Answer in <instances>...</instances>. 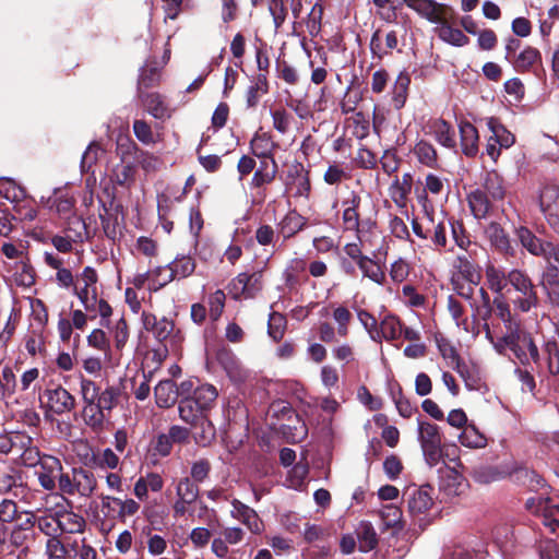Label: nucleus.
<instances>
[{
  "instance_id": "14",
  "label": "nucleus",
  "mask_w": 559,
  "mask_h": 559,
  "mask_svg": "<svg viewBox=\"0 0 559 559\" xmlns=\"http://www.w3.org/2000/svg\"><path fill=\"white\" fill-rule=\"evenodd\" d=\"M63 466L60 460L56 456L44 454L41 462L35 469L39 485L48 491H52L56 488V481Z\"/></svg>"
},
{
  "instance_id": "3",
  "label": "nucleus",
  "mask_w": 559,
  "mask_h": 559,
  "mask_svg": "<svg viewBox=\"0 0 559 559\" xmlns=\"http://www.w3.org/2000/svg\"><path fill=\"white\" fill-rule=\"evenodd\" d=\"M453 267L469 283V294L484 319L489 314V298L485 286L480 285V273L467 254H459L453 261Z\"/></svg>"
},
{
  "instance_id": "55",
  "label": "nucleus",
  "mask_w": 559,
  "mask_h": 559,
  "mask_svg": "<svg viewBox=\"0 0 559 559\" xmlns=\"http://www.w3.org/2000/svg\"><path fill=\"white\" fill-rule=\"evenodd\" d=\"M112 337L117 350H122L129 338L128 325L124 319H119L112 328Z\"/></svg>"
},
{
  "instance_id": "56",
  "label": "nucleus",
  "mask_w": 559,
  "mask_h": 559,
  "mask_svg": "<svg viewBox=\"0 0 559 559\" xmlns=\"http://www.w3.org/2000/svg\"><path fill=\"white\" fill-rule=\"evenodd\" d=\"M27 539L28 533L13 526L9 535V545L14 548H22L17 555V559H22V556H25L28 552V547L24 546Z\"/></svg>"
},
{
  "instance_id": "36",
  "label": "nucleus",
  "mask_w": 559,
  "mask_h": 559,
  "mask_svg": "<svg viewBox=\"0 0 559 559\" xmlns=\"http://www.w3.org/2000/svg\"><path fill=\"white\" fill-rule=\"evenodd\" d=\"M199 497V487L190 478L183 477L179 479L176 485V499L182 500L183 502L194 503Z\"/></svg>"
},
{
  "instance_id": "61",
  "label": "nucleus",
  "mask_w": 559,
  "mask_h": 559,
  "mask_svg": "<svg viewBox=\"0 0 559 559\" xmlns=\"http://www.w3.org/2000/svg\"><path fill=\"white\" fill-rule=\"evenodd\" d=\"M19 514L16 503L11 499H3L0 502V522L3 524L12 523Z\"/></svg>"
},
{
  "instance_id": "47",
  "label": "nucleus",
  "mask_w": 559,
  "mask_h": 559,
  "mask_svg": "<svg viewBox=\"0 0 559 559\" xmlns=\"http://www.w3.org/2000/svg\"><path fill=\"white\" fill-rule=\"evenodd\" d=\"M21 483V475L15 468H0V495L10 492Z\"/></svg>"
},
{
  "instance_id": "63",
  "label": "nucleus",
  "mask_w": 559,
  "mask_h": 559,
  "mask_svg": "<svg viewBox=\"0 0 559 559\" xmlns=\"http://www.w3.org/2000/svg\"><path fill=\"white\" fill-rule=\"evenodd\" d=\"M80 392L84 403L96 402L99 389L96 383L90 379L82 378L80 382Z\"/></svg>"
},
{
  "instance_id": "64",
  "label": "nucleus",
  "mask_w": 559,
  "mask_h": 559,
  "mask_svg": "<svg viewBox=\"0 0 559 559\" xmlns=\"http://www.w3.org/2000/svg\"><path fill=\"white\" fill-rule=\"evenodd\" d=\"M409 274V265L403 259L394 261L390 266V277L394 283L404 282Z\"/></svg>"
},
{
  "instance_id": "15",
  "label": "nucleus",
  "mask_w": 559,
  "mask_h": 559,
  "mask_svg": "<svg viewBox=\"0 0 559 559\" xmlns=\"http://www.w3.org/2000/svg\"><path fill=\"white\" fill-rule=\"evenodd\" d=\"M230 516L241 522L252 534H261L264 528L257 511L238 499L231 501Z\"/></svg>"
},
{
  "instance_id": "48",
  "label": "nucleus",
  "mask_w": 559,
  "mask_h": 559,
  "mask_svg": "<svg viewBox=\"0 0 559 559\" xmlns=\"http://www.w3.org/2000/svg\"><path fill=\"white\" fill-rule=\"evenodd\" d=\"M270 112L273 118L274 128L281 133H285L294 120L293 114L285 107H272Z\"/></svg>"
},
{
  "instance_id": "11",
  "label": "nucleus",
  "mask_w": 559,
  "mask_h": 559,
  "mask_svg": "<svg viewBox=\"0 0 559 559\" xmlns=\"http://www.w3.org/2000/svg\"><path fill=\"white\" fill-rule=\"evenodd\" d=\"M97 281L98 276L96 271L91 266H86L79 277V282H82L83 286L73 287V294L80 299L87 311L94 310L97 302Z\"/></svg>"
},
{
  "instance_id": "2",
  "label": "nucleus",
  "mask_w": 559,
  "mask_h": 559,
  "mask_svg": "<svg viewBox=\"0 0 559 559\" xmlns=\"http://www.w3.org/2000/svg\"><path fill=\"white\" fill-rule=\"evenodd\" d=\"M509 285L522 294L514 304L522 312H528L539 304L536 287L527 274L520 270H512L507 275L491 266V290L501 293Z\"/></svg>"
},
{
  "instance_id": "32",
  "label": "nucleus",
  "mask_w": 559,
  "mask_h": 559,
  "mask_svg": "<svg viewBox=\"0 0 559 559\" xmlns=\"http://www.w3.org/2000/svg\"><path fill=\"white\" fill-rule=\"evenodd\" d=\"M459 440L462 445L471 449L485 448L487 444L486 436L479 432L474 424H468L464 427L459 436Z\"/></svg>"
},
{
  "instance_id": "58",
  "label": "nucleus",
  "mask_w": 559,
  "mask_h": 559,
  "mask_svg": "<svg viewBox=\"0 0 559 559\" xmlns=\"http://www.w3.org/2000/svg\"><path fill=\"white\" fill-rule=\"evenodd\" d=\"M115 504L119 508L117 510V518L124 520L128 516H133L140 510V504L133 499H115Z\"/></svg>"
},
{
  "instance_id": "20",
  "label": "nucleus",
  "mask_w": 559,
  "mask_h": 559,
  "mask_svg": "<svg viewBox=\"0 0 559 559\" xmlns=\"http://www.w3.org/2000/svg\"><path fill=\"white\" fill-rule=\"evenodd\" d=\"M467 487L466 479L455 469L448 468L441 477L440 489L448 497L462 495Z\"/></svg>"
},
{
  "instance_id": "26",
  "label": "nucleus",
  "mask_w": 559,
  "mask_h": 559,
  "mask_svg": "<svg viewBox=\"0 0 559 559\" xmlns=\"http://www.w3.org/2000/svg\"><path fill=\"white\" fill-rule=\"evenodd\" d=\"M519 239L522 246L533 255L543 257L548 241L542 240L535 236L528 228L521 227L518 230Z\"/></svg>"
},
{
  "instance_id": "62",
  "label": "nucleus",
  "mask_w": 559,
  "mask_h": 559,
  "mask_svg": "<svg viewBox=\"0 0 559 559\" xmlns=\"http://www.w3.org/2000/svg\"><path fill=\"white\" fill-rule=\"evenodd\" d=\"M285 319L280 313H272L269 319V335L274 340L278 341L284 335Z\"/></svg>"
},
{
  "instance_id": "25",
  "label": "nucleus",
  "mask_w": 559,
  "mask_h": 559,
  "mask_svg": "<svg viewBox=\"0 0 559 559\" xmlns=\"http://www.w3.org/2000/svg\"><path fill=\"white\" fill-rule=\"evenodd\" d=\"M155 399L159 407L168 408L173 406L178 399L176 384L171 380H163L155 386Z\"/></svg>"
},
{
  "instance_id": "30",
  "label": "nucleus",
  "mask_w": 559,
  "mask_h": 559,
  "mask_svg": "<svg viewBox=\"0 0 559 559\" xmlns=\"http://www.w3.org/2000/svg\"><path fill=\"white\" fill-rule=\"evenodd\" d=\"M459 128L463 152L467 156H473L477 152V130L469 122H461Z\"/></svg>"
},
{
  "instance_id": "51",
  "label": "nucleus",
  "mask_w": 559,
  "mask_h": 559,
  "mask_svg": "<svg viewBox=\"0 0 559 559\" xmlns=\"http://www.w3.org/2000/svg\"><path fill=\"white\" fill-rule=\"evenodd\" d=\"M518 462L510 460L503 464L491 466V481L510 478L513 481Z\"/></svg>"
},
{
  "instance_id": "43",
  "label": "nucleus",
  "mask_w": 559,
  "mask_h": 559,
  "mask_svg": "<svg viewBox=\"0 0 559 559\" xmlns=\"http://www.w3.org/2000/svg\"><path fill=\"white\" fill-rule=\"evenodd\" d=\"M412 189V176L411 174H405L401 179L397 177L393 181L391 186V197L393 201L397 204H402L406 195L411 192Z\"/></svg>"
},
{
  "instance_id": "29",
  "label": "nucleus",
  "mask_w": 559,
  "mask_h": 559,
  "mask_svg": "<svg viewBox=\"0 0 559 559\" xmlns=\"http://www.w3.org/2000/svg\"><path fill=\"white\" fill-rule=\"evenodd\" d=\"M359 203L360 199L357 195H353L350 199L343 202V223L347 230H359Z\"/></svg>"
},
{
  "instance_id": "1",
  "label": "nucleus",
  "mask_w": 559,
  "mask_h": 559,
  "mask_svg": "<svg viewBox=\"0 0 559 559\" xmlns=\"http://www.w3.org/2000/svg\"><path fill=\"white\" fill-rule=\"evenodd\" d=\"M404 4L419 17L438 25L436 32L440 39L454 45L464 46L468 38L459 28L453 27L457 14L454 9L436 0H403Z\"/></svg>"
},
{
  "instance_id": "42",
  "label": "nucleus",
  "mask_w": 559,
  "mask_h": 559,
  "mask_svg": "<svg viewBox=\"0 0 559 559\" xmlns=\"http://www.w3.org/2000/svg\"><path fill=\"white\" fill-rule=\"evenodd\" d=\"M500 145V148H509L515 142V136L504 126L491 117V140Z\"/></svg>"
},
{
  "instance_id": "5",
  "label": "nucleus",
  "mask_w": 559,
  "mask_h": 559,
  "mask_svg": "<svg viewBox=\"0 0 559 559\" xmlns=\"http://www.w3.org/2000/svg\"><path fill=\"white\" fill-rule=\"evenodd\" d=\"M432 493L433 489L428 485L421 487L409 486L404 492L407 512L420 524L435 504Z\"/></svg>"
},
{
  "instance_id": "53",
  "label": "nucleus",
  "mask_w": 559,
  "mask_h": 559,
  "mask_svg": "<svg viewBox=\"0 0 559 559\" xmlns=\"http://www.w3.org/2000/svg\"><path fill=\"white\" fill-rule=\"evenodd\" d=\"M225 293L221 289H217L213 294H211L209 298V305H210V318L213 321H217L224 310L225 307Z\"/></svg>"
},
{
  "instance_id": "8",
  "label": "nucleus",
  "mask_w": 559,
  "mask_h": 559,
  "mask_svg": "<svg viewBox=\"0 0 559 559\" xmlns=\"http://www.w3.org/2000/svg\"><path fill=\"white\" fill-rule=\"evenodd\" d=\"M262 271L238 274L229 285V293L235 299L253 298L262 289Z\"/></svg>"
},
{
  "instance_id": "45",
  "label": "nucleus",
  "mask_w": 559,
  "mask_h": 559,
  "mask_svg": "<svg viewBox=\"0 0 559 559\" xmlns=\"http://www.w3.org/2000/svg\"><path fill=\"white\" fill-rule=\"evenodd\" d=\"M104 153L98 142H92L84 151L81 158V171L88 173L92 167L98 162L100 155Z\"/></svg>"
},
{
  "instance_id": "7",
  "label": "nucleus",
  "mask_w": 559,
  "mask_h": 559,
  "mask_svg": "<svg viewBox=\"0 0 559 559\" xmlns=\"http://www.w3.org/2000/svg\"><path fill=\"white\" fill-rule=\"evenodd\" d=\"M524 332L520 330V325H513L510 330L501 337H498L496 342L491 337V344L493 348L501 355L511 357V354L518 358L522 364H526L527 355L523 350L522 337H525Z\"/></svg>"
},
{
  "instance_id": "57",
  "label": "nucleus",
  "mask_w": 559,
  "mask_h": 559,
  "mask_svg": "<svg viewBox=\"0 0 559 559\" xmlns=\"http://www.w3.org/2000/svg\"><path fill=\"white\" fill-rule=\"evenodd\" d=\"M87 344L93 348L104 352L106 355H108L110 350L107 335L100 329H95L90 333L87 336Z\"/></svg>"
},
{
  "instance_id": "59",
  "label": "nucleus",
  "mask_w": 559,
  "mask_h": 559,
  "mask_svg": "<svg viewBox=\"0 0 559 559\" xmlns=\"http://www.w3.org/2000/svg\"><path fill=\"white\" fill-rule=\"evenodd\" d=\"M540 285L545 289L559 286V267L555 263H547L542 274Z\"/></svg>"
},
{
  "instance_id": "35",
  "label": "nucleus",
  "mask_w": 559,
  "mask_h": 559,
  "mask_svg": "<svg viewBox=\"0 0 559 559\" xmlns=\"http://www.w3.org/2000/svg\"><path fill=\"white\" fill-rule=\"evenodd\" d=\"M493 301L491 302V312H495L498 318L506 324V329L510 330L513 325L519 323L513 319L508 301L503 297V293H498Z\"/></svg>"
},
{
  "instance_id": "54",
  "label": "nucleus",
  "mask_w": 559,
  "mask_h": 559,
  "mask_svg": "<svg viewBox=\"0 0 559 559\" xmlns=\"http://www.w3.org/2000/svg\"><path fill=\"white\" fill-rule=\"evenodd\" d=\"M45 554L48 559H66L68 549L57 536H53L47 539Z\"/></svg>"
},
{
  "instance_id": "6",
  "label": "nucleus",
  "mask_w": 559,
  "mask_h": 559,
  "mask_svg": "<svg viewBox=\"0 0 559 559\" xmlns=\"http://www.w3.org/2000/svg\"><path fill=\"white\" fill-rule=\"evenodd\" d=\"M418 440L427 463L436 465L441 457L442 438L437 425L428 421L418 423Z\"/></svg>"
},
{
  "instance_id": "4",
  "label": "nucleus",
  "mask_w": 559,
  "mask_h": 559,
  "mask_svg": "<svg viewBox=\"0 0 559 559\" xmlns=\"http://www.w3.org/2000/svg\"><path fill=\"white\" fill-rule=\"evenodd\" d=\"M48 506L56 507L53 512L60 533L76 534L83 532L85 520L70 510V502L57 492L48 493Z\"/></svg>"
},
{
  "instance_id": "37",
  "label": "nucleus",
  "mask_w": 559,
  "mask_h": 559,
  "mask_svg": "<svg viewBox=\"0 0 559 559\" xmlns=\"http://www.w3.org/2000/svg\"><path fill=\"white\" fill-rule=\"evenodd\" d=\"M134 174L135 167L132 163L121 162L112 168L110 179L119 186H128L134 180Z\"/></svg>"
},
{
  "instance_id": "46",
  "label": "nucleus",
  "mask_w": 559,
  "mask_h": 559,
  "mask_svg": "<svg viewBox=\"0 0 559 559\" xmlns=\"http://www.w3.org/2000/svg\"><path fill=\"white\" fill-rule=\"evenodd\" d=\"M411 84V76L407 72H401L393 85L392 99L396 104L404 105L407 99V91Z\"/></svg>"
},
{
  "instance_id": "44",
  "label": "nucleus",
  "mask_w": 559,
  "mask_h": 559,
  "mask_svg": "<svg viewBox=\"0 0 559 559\" xmlns=\"http://www.w3.org/2000/svg\"><path fill=\"white\" fill-rule=\"evenodd\" d=\"M491 246H495L503 254H512L513 247L510 243L508 235L496 223H491Z\"/></svg>"
},
{
  "instance_id": "19",
  "label": "nucleus",
  "mask_w": 559,
  "mask_h": 559,
  "mask_svg": "<svg viewBox=\"0 0 559 559\" xmlns=\"http://www.w3.org/2000/svg\"><path fill=\"white\" fill-rule=\"evenodd\" d=\"M468 206L476 219H487L489 214V192L486 187H479L467 194Z\"/></svg>"
},
{
  "instance_id": "13",
  "label": "nucleus",
  "mask_w": 559,
  "mask_h": 559,
  "mask_svg": "<svg viewBox=\"0 0 559 559\" xmlns=\"http://www.w3.org/2000/svg\"><path fill=\"white\" fill-rule=\"evenodd\" d=\"M512 483L530 491H542V495H549L551 490L550 485H548L543 475L519 462Z\"/></svg>"
},
{
  "instance_id": "38",
  "label": "nucleus",
  "mask_w": 559,
  "mask_h": 559,
  "mask_svg": "<svg viewBox=\"0 0 559 559\" xmlns=\"http://www.w3.org/2000/svg\"><path fill=\"white\" fill-rule=\"evenodd\" d=\"M403 325L394 316H386L380 323L379 333L388 341H394L402 337Z\"/></svg>"
},
{
  "instance_id": "9",
  "label": "nucleus",
  "mask_w": 559,
  "mask_h": 559,
  "mask_svg": "<svg viewBox=\"0 0 559 559\" xmlns=\"http://www.w3.org/2000/svg\"><path fill=\"white\" fill-rule=\"evenodd\" d=\"M511 63L519 73H533L538 79L545 76L542 53L536 47L525 46L512 58Z\"/></svg>"
},
{
  "instance_id": "50",
  "label": "nucleus",
  "mask_w": 559,
  "mask_h": 559,
  "mask_svg": "<svg viewBox=\"0 0 559 559\" xmlns=\"http://www.w3.org/2000/svg\"><path fill=\"white\" fill-rule=\"evenodd\" d=\"M119 397V389L108 386L103 392H99L96 404L104 411L110 412L117 404Z\"/></svg>"
},
{
  "instance_id": "52",
  "label": "nucleus",
  "mask_w": 559,
  "mask_h": 559,
  "mask_svg": "<svg viewBox=\"0 0 559 559\" xmlns=\"http://www.w3.org/2000/svg\"><path fill=\"white\" fill-rule=\"evenodd\" d=\"M545 354L547 360V368L549 373L558 378L559 377V347L556 343H547L545 346ZM559 381L558 379H556Z\"/></svg>"
},
{
  "instance_id": "31",
  "label": "nucleus",
  "mask_w": 559,
  "mask_h": 559,
  "mask_svg": "<svg viewBox=\"0 0 559 559\" xmlns=\"http://www.w3.org/2000/svg\"><path fill=\"white\" fill-rule=\"evenodd\" d=\"M431 131L441 145L449 148L455 146V132L445 120L438 119L433 121Z\"/></svg>"
},
{
  "instance_id": "33",
  "label": "nucleus",
  "mask_w": 559,
  "mask_h": 559,
  "mask_svg": "<svg viewBox=\"0 0 559 559\" xmlns=\"http://www.w3.org/2000/svg\"><path fill=\"white\" fill-rule=\"evenodd\" d=\"M414 154L418 162L429 168H436L438 165V155L433 145L427 141H419L414 146Z\"/></svg>"
},
{
  "instance_id": "16",
  "label": "nucleus",
  "mask_w": 559,
  "mask_h": 559,
  "mask_svg": "<svg viewBox=\"0 0 559 559\" xmlns=\"http://www.w3.org/2000/svg\"><path fill=\"white\" fill-rule=\"evenodd\" d=\"M195 263L190 257H180L175 259L171 263H169L166 267H158L154 271L155 274L159 275L164 271H168V275L163 278V282L158 283V286L153 287V289H157L173 281L176 277L185 278L191 275L194 272Z\"/></svg>"
},
{
  "instance_id": "10",
  "label": "nucleus",
  "mask_w": 559,
  "mask_h": 559,
  "mask_svg": "<svg viewBox=\"0 0 559 559\" xmlns=\"http://www.w3.org/2000/svg\"><path fill=\"white\" fill-rule=\"evenodd\" d=\"M539 206L550 228L559 235V186L546 185L539 194Z\"/></svg>"
},
{
  "instance_id": "24",
  "label": "nucleus",
  "mask_w": 559,
  "mask_h": 559,
  "mask_svg": "<svg viewBox=\"0 0 559 559\" xmlns=\"http://www.w3.org/2000/svg\"><path fill=\"white\" fill-rule=\"evenodd\" d=\"M72 480L76 493L82 497H90L94 492L97 484L94 475L84 468H73Z\"/></svg>"
},
{
  "instance_id": "28",
  "label": "nucleus",
  "mask_w": 559,
  "mask_h": 559,
  "mask_svg": "<svg viewBox=\"0 0 559 559\" xmlns=\"http://www.w3.org/2000/svg\"><path fill=\"white\" fill-rule=\"evenodd\" d=\"M178 411L179 417L189 425H197L201 418L206 417L204 411L199 408V405H197L191 396L181 399Z\"/></svg>"
},
{
  "instance_id": "60",
  "label": "nucleus",
  "mask_w": 559,
  "mask_h": 559,
  "mask_svg": "<svg viewBox=\"0 0 559 559\" xmlns=\"http://www.w3.org/2000/svg\"><path fill=\"white\" fill-rule=\"evenodd\" d=\"M269 11L273 17L275 29H278L286 20L287 9L284 0H271Z\"/></svg>"
},
{
  "instance_id": "34",
  "label": "nucleus",
  "mask_w": 559,
  "mask_h": 559,
  "mask_svg": "<svg viewBox=\"0 0 559 559\" xmlns=\"http://www.w3.org/2000/svg\"><path fill=\"white\" fill-rule=\"evenodd\" d=\"M191 426L195 429L193 439L199 445L207 447L215 439V428L207 417L201 418L197 425Z\"/></svg>"
},
{
  "instance_id": "22",
  "label": "nucleus",
  "mask_w": 559,
  "mask_h": 559,
  "mask_svg": "<svg viewBox=\"0 0 559 559\" xmlns=\"http://www.w3.org/2000/svg\"><path fill=\"white\" fill-rule=\"evenodd\" d=\"M47 399L50 408L57 414L69 412L75 405L74 397L61 386L47 391Z\"/></svg>"
},
{
  "instance_id": "41",
  "label": "nucleus",
  "mask_w": 559,
  "mask_h": 559,
  "mask_svg": "<svg viewBox=\"0 0 559 559\" xmlns=\"http://www.w3.org/2000/svg\"><path fill=\"white\" fill-rule=\"evenodd\" d=\"M357 535L359 550L362 552L372 550L378 544L376 531L369 523H361L357 531Z\"/></svg>"
},
{
  "instance_id": "17",
  "label": "nucleus",
  "mask_w": 559,
  "mask_h": 559,
  "mask_svg": "<svg viewBox=\"0 0 559 559\" xmlns=\"http://www.w3.org/2000/svg\"><path fill=\"white\" fill-rule=\"evenodd\" d=\"M525 507L531 512L543 514L544 523L549 525L552 531L556 526H559V520L552 518L556 513H559V504H555L550 497L530 498L526 500Z\"/></svg>"
},
{
  "instance_id": "12",
  "label": "nucleus",
  "mask_w": 559,
  "mask_h": 559,
  "mask_svg": "<svg viewBox=\"0 0 559 559\" xmlns=\"http://www.w3.org/2000/svg\"><path fill=\"white\" fill-rule=\"evenodd\" d=\"M160 80V66L155 60H148L141 68L139 76V96L143 103H150V105H162V99L157 94H147L144 97L143 91L158 84Z\"/></svg>"
},
{
  "instance_id": "23",
  "label": "nucleus",
  "mask_w": 559,
  "mask_h": 559,
  "mask_svg": "<svg viewBox=\"0 0 559 559\" xmlns=\"http://www.w3.org/2000/svg\"><path fill=\"white\" fill-rule=\"evenodd\" d=\"M82 417L85 425L94 432L99 433L104 430L106 424L105 412L96 402L84 403Z\"/></svg>"
},
{
  "instance_id": "40",
  "label": "nucleus",
  "mask_w": 559,
  "mask_h": 559,
  "mask_svg": "<svg viewBox=\"0 0 559 559\" xmlns=\"http://www.w3.org/2000/svg\"><path fill=\"white\" fill-rule=\"evenodd\" d=\"M357 265L365 277H368L379 285L384 284L385 273L383 272L382 267L372 259L369 257L361 259L360 263Z\"/></svg>"
},
{
  "instance_id": "27",
  "label": "nucleus",
  "mask_w": 559,
  "mask_h": 559,
  "mask_svg": "<svg viewBox=\"0 0 559 559\" xmlns=\"http://www.w3.org/2000/svg\"><path fill=\"white\" fill-rule=\"evenodd\" d=\"M217 395L218 392L214 385L204 383L198 385L193 390V395H191V399L197 403V405H199V408H202L205 412L212 408L217 399Z\"/></svg>"
},
{
  "instance_id": "39",
  "label": "nucleus",
  "mask_w": 559,
  "mask_h": 559,
  "mask_svg": "<svg viewBox=\"0 0 559 559\" xmlns=\"http://www.w3.org/2000/svg\"><path fill=\"white\" fill-rule=\"evenodd\" d=\"M438 348L448 366L455 369L461 376H464V366L461 364L459 354L454 346L445 340H440L438 341Z\"/></svg>"
},
{
  "instance_id": "21",
  "label": "nucleus",
  "mask_w": 559,
  "mask_h": 559,
  "mask_svg": "<svg viewBox=\"0 0 559 559\" xmlns=\"http://www.w3.org/2000/svg\"><path fill=\"white\" fill-rule=\"evenodd\" d=\"M307 219L295 210L289 211L277 224L278 234L284 240H287L302 230Z\"/></svg>"
},
{
  "instance_id": "18",
  "label": "nucleus",
  "mask_w": 559,
  "mask_h": 559,
  "mask_svg": "<svg viewBox=\"0 0 559 559\" xmlns=\"http://www.w3.org/2000/svg\"><path fill=\"white\" fill-rule=\"evenodd\" d=\"M56 507L48 506V493L43 497V502L40 507L36 509L37 512L43 513L37 516V527L38 530L47 535L48 537L57 536L59 531V524L57 519L55 518Z\"/></svg>"
},
{
  "instance_id": "49",
  "label": "nucleus",
  "mask_w": 559,
  "mask_h": 559,
  "mask_svg": "<svg viewBox=\"0 0 559 559\" xmlns=\"http://www.w3.org/2000/svg\"><path fill=\"white\" fill-rule=\"evenodd\" d=\"M353 314L352 312L344 306H337L333 310V319L337 324V334L342 337L348 335V325L352 321Z\"/></svg>"
}]
</instances>
